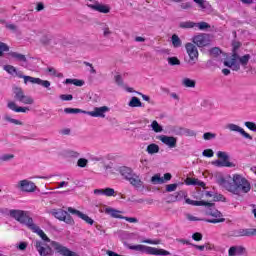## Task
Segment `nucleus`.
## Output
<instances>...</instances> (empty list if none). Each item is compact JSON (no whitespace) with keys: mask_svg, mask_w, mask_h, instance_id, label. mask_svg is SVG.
Wrapping results in <instances>:
<instances>
[{"mask_svg":"<svg viewBox=\"0 0 256 256\" xmlns=\"http://www.w3.org/2000/svg\"><path fill=\"white\" fill-rule=\"evenodd\" d=\"M110 109L108 106L95 107L93 111H85L79 108H65L64 113L67 114H77L83 113L84 115H90V117H100L105 119V113H109Z\"/></svg>","mask_w":256,"mask_h":256,"instance_id":"4","label":"nucleus"},{"mask_svg":"<svg viewBox=\"0 0 256 256\" xmlns=\"http://www.w3.org/2000/svg\"><path fill=\"white\" fill-rule=\"evenodd\" d=\"M180 29H193L196 27V23L193 21H185L179 23Z\"/></svg>","mask_w":256,"mask_h":256,"instance_id":"33","label":"nucleus"},{"mask_svg":"<svg viewBox=\"0 0 256 256\" xmlns=\"http://www.w3.org/2000/svg\"><path fill=\"white\" fill-rule=\"evenodd\" d=\"M4 23H5L6 29H9V31H13V32L17 31V25L7 23V22H4Z\"/></svg>","mask_w":256,"mask_h":256,"instance_id":"60","label":"nucleus"},{"mask_svg":"<svg viewBox=\"0 0 256 256\" xmlns=\"http://www.w3.org/2000/svg\"><path fill=\"white\" fill-rule=\"evenodd\" d=\"M205 209V215L214 217V219H207V223H225V218H223V213H221L217 208H215V203L207 202Z\"/></svg>","mask_w":256,"mask_h":256,"instance_id":"5","label":"nucleus"},{"mask_svg":"<svg viewBox=\"0 0 256 256\" xmlns=\"http://www.w3.org/2000/svg\"><path fill=\"white\" fill-rule=\"evenodd\" d=\"M9 216L12 219H15L18 223L21 225H25L30 229V231H33V233H37L39 237H41L42 243H51V239L45 234V232L33 222V218L31 217V214L29 211L25 210H19V209H11L9 210Z\"/></svg>","mask_w":256,"mask_h":256,"instance_id":"2","label":"nucleus"},{"mask_svg":"<svg viewBox=\"0 0 256 256\" xmlns=\"http://www.w3.org/2000/svg\"><path fill=\"white\" fill-rule=\"evenodd\" d=\"M3 51H9V46L4 42H0V57H3Z\"/></svg>","mask_w":256,"mask_h":256,"instance_id":"57","label":"nucleus"},{"mask_svg":"<svg viewBox=\"0 0 256 256\" xmlns=\"http://www.w3.org/2000/svg\"><path fill=\"white\" fill-rule=\"evenodd\" d=\"M13 94L15 101H18V103H23V105H33L35 103L33 97L25 95V91L21 87H14Z\"/></svg>","mask_w":256,"mask_h":256,"instance_id":"8","label":"nucleus"},{"mask_svg":"<svg viewBox=\"0 0 256 256\" xmlns=\"http://www.w3.org/2000/svg\"><path fill=\"white\" fill-rule=\"evenodd\" d=\"M104 195H106V197H113V195H115V189L105 188L104 189Z\"/></svg>","mask_w":256,"mask_h":256,"instance_id":"58","label":"nucleus"},{"mask_svg":"<svg viewBox=\"0 0 256 256\" xmlns=\"http://www.w3.org/2000/svg\"><path fill=\"white\" fill-rule=\"evenodd\" d=\"M142 243H148V245H160L161 240H159V239H156V240L146 239V240H142Z\"/></svg>","mask_w":256,"mask_h":256,"instance_id":"55","label":"nucleus"},{"mask_svg":"<svg viewBox=\"0 0 256 256\" xmlns=\"http://www.w3.org/2000/svg\"><path fill=\"white\" fill-rule=\"evenodd\" d=\"M210 55H213L214 57L221 55V49H219L218 47L212 48L210 50Z\"/></svg>","mask_w":256,"mask_h":256,"instance_id":"59","label":"nucleus"},{"mask_svg":"<svg viewBox=\"0 0 256 256\" xmlns=\"http://www.w3.org/2000/svg\"><path fill=\"white\" fill-rule=\"evenodd\" d=\"M9 57H12V59H15L16 61H18L19 63H22V67H25L24 63H27V57L19 52H9L8 53Z\"/></svg>","mask_w":256,"mask_h":256,"instance_id":"23","label":"nucleus"},{"mask_svg":"<svg viewBox=\"0 0 256 256\" xmlns=\"http://www.w3.org/2000/svg\"><path fill=\"white\" fill-rule=\"evenodd\" d=\"M171 40H172L173 47H175L176 49H178L179 47H181V45H183L181 38H179L177 34H173Z\"/></svg>","mask_w":256,"mask_h":256,"instance_id":"35","label":"nucleus"},{"mask_svg":"<svg viewBox=\"0 0 256 256\" xmlns=\"http://www.w3.org/2000/svg\"><path fill=\"white\" fill-rule=\"evenodd\" d=\"M182 85H183V87L195 88L196 82H195V80H192L191 78H184L182 80Z\"/></svg>","mask_w":256,"mask_h":256,"instance_id":"36","label":"nucleus"},{"mask_svg":"<svg viewBox=\"0 0 256 256\" xmlns=\"http://www.w3.org/2000/svg\"><path fill=\"white\" fill-rule=\"evenodd\" d=\"M239 47H241V43L239 42L233 43V49H232V55H231L230 61H227V60L224 61V66L229 67L230 69H232V71H239V69H241V65L242 67H247L251 59L250 54H245L242 57L239 56V54L237 53V49H239Z\"/></svg>","mask_w":256,"mask_h":256,"instance_id":"3","label":"nucleus"},{"mask_svg":"<svg viewBox=\"0 0 256 256\" xmlns=\"http://www.w3.org/2000/svg\"><path fill=\"white\" fill-rule=\"evenodd\" d=\"M50 213L55 219H58V221H63L64 223H67V225H75V220H73L71 214L63 209H52Z\"/></svg>","mask_w":256,"mask_h":256,"instance_id":"9","label":"nucleus"},{"mask_svg":"<svg viewBox=\"0 0 256 256\" xmlns=\"http://www.w3.org/2000/svg\"><path fill=\"white\" fill-rule=\"evenodd\" d=\"M231 237H251V228H239L231 232Z\"/></svg>","mask_w":256,"mask_h":256,"instance_id":"18","label":"nucleus"},{"mask_svg":"<svg viewBox=\"0 0 256 256\" xmlns=\"http://www.w3.org/2000/svg\"><path fill=\"white\" fill-rule=\"evenodd\" d=\"M185 201H186L187 205H193L194 207H201V206L206 207V205H207V201H204V200L197 201V200H191V199L187 198Z\"/></svg>","mask_w":256,"mask_h":256,"instance_id":"28","label":"nucleus"},{"mask_svg":"<svg viewBox=\"0 0 256 256\" xmlns=\"http://www.w3.org/2000/svg\"><path fill=\"white\" fill-rule=\"evenodd\" d=\"M244 125H245V127H247V129L256 133V124H255V122L248 121V122H245Z\"/></svg>","mask_w":256,"mask_h":256,"instance_id":"54","label":"nucleus"},{"mask_svg":"<svg viewBox=\"0 0 256 256\" xmlns=\"http://www.w3.org/2000/svg\"><path fill=\"white\" fill-rule=\"evenodd\" d=\"M3 69L6 73H9V75H15V73H17V68L13 65H4Z\"/></svg>","mask_w":256,"mask_h":256,"instance_id":"41","label":"nucleus"},{"mask_svg":"<svg viewBox=\"0 0 256 256\" xmlns=\"http://www.w3.org/2000/svg\"><path fill=\"white\" fill-rule=\"evenodd\" d=\"M101 30L105 39H109V37L113 35V31L111 30V28H109V25L107 24H103Z\"/></svg>","mask_w":256,"mask_h":256,"instance_id":"29","label":"nucleus"},{"mask_svg":"<svg viewBox=\"0 0 256 256\" xmlns=\"http://www.w3.org/2000/svg\"><path fill=\"white\" fill-rule=\"evenodd\" d=\"M177 187H179V184L177 183L168 184L166 185V191L167 193H173V191H177Z\"/></svg>","mask_w":256,"mask_h":256,"instance_id":"51","label":"nucleus"},{"mask_svg":"<svg viewBox=\"0 0 256 256\" xmlns=\"http://www.w3.org/2000/svg\"><path fill=\"white\" fill-rule=\"evenodd\" d=\"M216 167H235V164H233L230 161H221V160H216L212 162Z\"/></svg>","mask_w":256,"mask_h":256,"instance_id":"30","label":"nucleus"},{"mask_svg":"<svg viewBox=\"0 0 256 256\" xmlns=\"http://www.w3.org/2000/svg\"><path fill=\"white\" fill-rule=\"evenodd\" d=\"M187 185H197L198 187H205V182L196 179V178H188Z\"/></svg>","mask_w":256,"mask_h":256,"instance_id":"31","label":"nucleus"},{"mask_svg":"<svg viewBox=\"0 0 256 256\" xmlns=\"http://www.w3.org/2000/svg\"><path fill=\"white\" fill-rule=\"evenodd\" d=\"M128 105L130 107H143V103L141 102V100L136 97V96H133L131 98V100L129 101Z\"/></svg>","mask_w":256,"mask_h":256,"instance_id":"32","label":"nucleus"},{"mask_svg":"<svg viewBox=\"0 0 256 256\" xmlns=\"http://www.w3.org/2000/svg\"><path fill=\"white\" fill-rule=\"evenodd\" d=\"M49 242H43L41 240H36L34 245L36 247V251H38L40 256H51L53 255V249L48 244Z\"/></svg>","mask_w":256,"mask_h":256,"instance_id":"11","label":"nucleus"},{"mask_svg":"<svg viewBox=\"0 0 256 256\" xmlns=\"http://www.w3.org/2000/svg\"><path fill=\"white\" fill-rule=\"evenodd\" d=\"M194 3H197L201 9H207L209 7V3L205 0H193Z\"/></svg>","mask_w":256,"mask_h":256,"instance_id":"53","label":"nucleus"},{"mask_svg":"<svg viewBox=\"0 0 256 256\" xmlns=\"http://www.w3.org/2000/svg\"><path fill=\"white\" fill-rule=\"evenodd\" d=\"M171 131L174 135L183 136L184 128L180 126H174Z\"/></svg>","mask_w":256,"mask_h":256,"instance_id":"48","label":"nucleus"},{"mask_svg":"<svg viewBox=\"0 0 256 256\" xmlns=\"http://www.w3.org/2000/svg\"><path fill=\"white\" fill-rule=\"evenodd\" d=\"M60 99L62 101H72L73 100V95H71V94H62V95H60Z\"/></svg>","mask_w":256,"mask_h":256,"instance_id":"61","label":"nucleus"},{"mask_svg":"<svg viewBox=\"0 0 256 256\" xmlns=\"http://www.w3.org/2000/svg\"><path fill=\"white\" fill-rule=\"evenodd\" d=\"M147 153H149V155H155V153H157L159 151V145L157 144H150L147 146L146 149Z\"/></svg>","mask_w":256,"mask_h":256,"instance_id":"37","label":"nucleus"},{"mask_svg":"<svg viewBox=\"0 0 256 256\" xmlns=\"http://www.w3.org/2000/svg\"><path fill=\"white\" fill-rule=\"evenodd\" d=\"M81 154L79 152L74 151V150H67L66 151V157H70L71 159H77L79 158Z\"/></svg>","mask_w":256,"mask_h":256,"instance_id":"44","label":"nucleus"},{"mask_svg":"<svg viewBox=\"0 0 256 256\" xmlns=\"http://www.w3.org/2000/svg\"><path fill=\"white\" fill-rule=\"evenodd\" d=\"M77 165L78 167L85 168L87 167V165H89V160H87L86 158H80L77 161Z\"/></svg>","mask_w":256,"mask_h":256,"instance_id":"50","label":"nucleus"},{"mask_svg":"<svg viewBox=\"0 0 256 256\" xmlns=\"http://www.w3.org/2000/svg\"><path fill=\"white\" fill-rule=\"evenodd\" d=\"M47 73H49V75H51L52 77H58L61 78L63 77V73H58L57 70L53 67H48L46 69Z\"/></svg>","mask_w":256,"mask_h":256,"instance_id":"39","label":"nucleus"},{"mask_svg":"<svg viewBox=\"0 0 256 256\" xmlns=\"http://www.w3.org/2000/svg\"><path fill=\"white\" fill-rule=\"evenodd\" d=\"M7 107L15 113H27V111H29V108L27 107L17 106V103H15V101H8Z\"/></svg>","mask_w":256,"mask_h":256,"instance_id":"21","label":"nucleus"},{"mask_svg":"<svg viewBox=\"0 0 256 256\" xmlns=\"http://www.w3.org/2000/svg\"><path fill=\"white\" fill-rule=\"evenodd\" d=\"M88 7L90 9H93L94 11H98V13H109L111 11V8L108 5L100 4L97 2L96 4H88Z\"/></svg>","mask_w":256,"mask_h":256,"instance_id":"19","label":"nucleus"},{"mask_svg":"<svg viewBox=\"0 0 256 256\" xmlns=\"http://www.w3.org/2000/svg\"><path fill=\"white\" fill-rule=\"evenodd\" d=\"M51 245L57 253H59L62 256H79V254H76L75 252L69 250V248L61 245L59 242L52 241Z\"/></svg>","mask_w":256,"mask_h":256,"instance_id":"12","label":"nucleus"},{"mask_svg":"<svg viewBox=\"0 0 256 256\" xmlns=\"http://www.w3.org/2000/svg\"><path fill=\"white\" fill-rule=\"evenodd\" d=\"M68 213H71L72 215H76L77 217L85 221V223H88V225H93L95 223V221L91 219V217H89L87 214H83V212L77 209H74L72 207H68Z\"/></svg>","mask_w":256,"mask_h":256,"instance_id":"16","label":"nucleus"},{"mask_svg":"<svg viewBox=\"0 0 256 256\" xmlns=\"http://www.w3.org/2000/svg\"><path fill=\"white\" fill-rule=\"evenodd\" d=\"M114 81L118 87H123V77L121 75L114 76Z\"/></svg>","mask_w":256,"mask_h":256,"instance_id":"56","label":"nucleus"},{"mask_svg":"<svg viewBox=\"0 0 256 256\" xmlns=\"http://www.w3.org/2000/svg\"><path fill=\"white\" fill-rule=\"evenodd\" d=\"M4 119L5 121H8V123H13L14 125H23V122L17 119L11 118L9 115H5Z\"/></svg>","mask_w":256,"mask_h":256,"instance_id":"45","label":"nucleus"},{"mask_svg":"<svg viewBox=\"0 0 256 256\" xmlns=\"http://www.w3.org/2000/svg\"><path fill=\"white\" fill-rule=\"evenodd\" d=\"M217 158L222 159V161H229V155L227 154V152L218 151Z\"/></svg>","mask_w":256,"mask_h":256,"instance_id":"49","label":"nucleus"},{"mask_svg":"<svg viewBox=\"0 0 256 256\" xmlns=\"http://www.w3.org/2000/svg\"><path fill=\"white\" fill-rule=\"evenodd\" d=\"M185 50L189 57L188 59L185 58V62L191 66L195 65L199 61V50L197 49V46L188 42L185 44Z\"/></svg>","mask_w":256,"mask_h":256,"instance_id":"7","label":"nucleus"},{"mask_svg":"<svg viewBox=\"0 0 256 256\" xmlns=\"http://www.w3.org/2000/svg\"><path fill=\"white\" fill-rule=\"evenodd\" d=\"M128 181L135 189H145L143 181L136 174H134Z\"/></svg>","mask_w":256,"mask_h":256,"instance_id":"20","label":"nucleus"},{"mask_svg":"<svg viewBox=\"0 0 256 256\" xmlns=\"http://www.w3.org/2000/svg\"><path fill=\"white\" fill-rule=\"evenodd\" d=\"M245 247L243 246H232L228 250V256H241L245 255Z\"/></svg>","mask_w":256,"mask_h":256,"instance_id":"22","label":"nucleus"},{"mask_svg":"<svg viewBox=\"0 0 256 256\" xmlns=\"http://www.w3.org/2000/svg\"><path fill=\"white\" fill-rule=\"evenodd\" d=\"M192 44L196 47L203 48L211 45V37L209 34L200 33L192 37Z\"/></svg>","mask_w":256,"mask_h":256,"instance_id":"10","label":"nucleus"},{"mask_svg":"<svg viewBox=\"0 0 256 256\" xmlns=\"http://www.w3.org/2000/svg\"><path fill=\"white\" fill-rule=\"evenodd\" d=\"M187 197V192L181 190L169 196L170 201L175 203L177 201H183V198Z\"/></svg>","mask_w":256,"mask_h":256,"instance_id":"24","label":"nucleus"},{"mask_svg":"<svg viewBox=\"0 0 256 256\" xmlns=\"http://www.w3.org/2000/svg\"><path fill=\"white\" fill-rule=\"evenodd\" d=\"M17 189H20V191H24L26 193H33L35 189H37V186L35 183L29 181V180H20L17 185Z\"/></svg>","mask_w":256,"mask_h":256,"instance_id":"13","label":"nucleus"},{"mask_svg":"<svg viewBox=\"0 0 256 256\" xmlns=\"http://www.w3.org/2000/svg\"><path fill=\"white\" fill-rule=\"evenodd\" d=\"M217 137V134L212 132H206L203 134V140L204 141H211L212 139H215Z\"/></svg>","mask_w":256,"mask_h":256,"instance_id":"46","label":"nucleus"},{"mask_svg":"<svg viewBox=\"0 0 256 256\" xmlns=\"http://www.w3.org/2000/svg\"><path fill=\"white\" fill-rule=\"evenodd\" d=\"M13 159H15L14 154H2L0 156V161H2V163H8L9 161H13Z\"/></svg>","mask_w":256,"mask_h":256,"instance_id":"38","label":"nucleus"},{"mask_svg":"<svg viewBox=\"0 0 256 256\" xmlns=\"http://www.w3.org/2000/svg\"><path fill=\"white\" fill-rule=\"evenodd\" d=\"M196 27H198L200 31H207V29H211V25L207 22H198L196 23Z\"/></svg>","mask_w":256,"mask_h":256,"instance_id":"40","label":"nucleus"},{"mask_svg":"<svg viewBox=\"0 0 256 256\" xmlns=\"http://www.w3.org/2000/svg\"><path fill=\"white\" fill-rule=\"evenodd\" d=\"M27 83H32V85H41L42 87H45V89H49V87H51L50 81L41 80V78H35L32 76L24 77V84L27 85Z\"/></svg>","mask_w":256,"mask_h":256,"instance_id":"14","label":"nucleus"},{"mask_svg":"<svg viewBox=\"0 0 256 256\" xmlns=\"http://www.w3.org/2000/svg\"><path fill=\"white\" fill-rule=\"evenodd\" d=\"M105 213H107V215L112 216L114 219H123V215L120 214L121 211L119 210H115L113 208L108 207L105 209Z\"/></svg>","mask_w":256,"mask_h":256,"instance_id":"25","label":"nucleus"},{"mask_svg":"<svg viewBox=\"0 0 256 256\" xmlns=\"http://www.w3.org/2000/svg\"><path fill=\"white\" fill-rule=\"evenodd\" d=\"M226 129H229V131H232L234 133H240V135H242V137H245V139H249L250 141H253V136L245 132L244 129L237 124H234V123L227 124Z\"/></svg>","mask_w":256,"mask_h":256,"instance_id":"15","label":"nucleus"},{"mask_svg":"<svg viewBox=\"0 0 256 256\" xmlns=\"http://www.w3.org/2000/svg\"><path fill=\"white\" fill-rule=\"evenodd\" d=\"M215 153L211 149H206L202 152L203 157H213Z\"/></svg>","mask_w":256,"mask_h":256,"instance_id":"62","label":"nucleus"},{"mask_svg":"<svg viewBox=\"0 0 256 256\" xmlns=\"http://www.w3.org/2000/svg\"><path fill=\"white\" fill-rule=\"evenodd\" d=\"M183 135H185L186 137H197V133L195 132V130H191L189 128H184Z\"/></svg>","mask_w":256,"mask_h":256,"instance_id":"47","label":"nucleus"},{"mask_svg":"<svg viewBox=\"0 0 256 256\" xmlns=\"http://www.w3.org/2000/svg\"><path fill=\"white\" fill-rule=\"evenodd\" d=\"M159 140L170 149H175V147H177V138L173 136L161 135L159 136Z\"/></svg>","mask_w":256,"mask_h":256,"instance_id":"17","label":"nucleus"},{"mask_svg":"<svg viewBox=\"0 0 256 256\" xmlns=\"http://www.w3.org/2000/svg\"><path fill=\"white\" fill-rule=\"evenodd\" d=\"M168 65H171L172 67L175 65H181V60L177 57H168L167 58Z\"/></svg>","mask_w":256,"mask_h":256,"instance_id":"43","label":"nucleus"},{"mask_svg":"<svg viewBox=\"0 0 256 256\" xmlns=\"http://www.w3.org/2000/svg\"><path fill=\"white\" fill-rule=\"evenodd\" d=\"M128 249H131L132 251H141L142 253H146L147 255H162V256L171 255V252L165 249H159V248L145 246L141 244L128 246Z\"/></svg>","mask_w":256,"mask_h":256,"instance_id":"6","label":"nucleus"},{"mask_svg":"<svg viewBox=\"0 0 256 256\" xmlns=\"http://www.w3.org/2000/svg\"><path fill=\"white\" fill-rule=\"evenodd\" d=\"M120 173L126 181H129L135 175L133 174V171L128 167L121 168Z\"/></svg>","mask_w":256,"mask_h":256,"instance_id":"26","label":"nucleus"},{"mask_svg":"<svg viewBox=\"0 0 256 256\" xmlns=\"http://www.w3.org/2000/svg\"><path fill=\"white\" fill-rule=\"evenodd\" d=\"M66 85H75L76 87H83L85 85V81L79 80V79H66L65 80Z\"/></svg>","mask_w":256,"mask_h":256,"instance_id":"27","label":"nucleus"},{"mask_svg":"<svg viewBox=\"0 0 256 256\" xmlns=\"http://www.w3.org/2000/svg\"><path fill=\"white\" fill-rule=\"evenodd\" d=\"M192 239H194V241H201L203 239V235L199 232H196L192 235Z\"/></svg>","mask_w":256,"mask_h":256,"instance_id":"64","label":"nucleus"},{"mask_svg":"<svg viewBox=\"0 0 256 256\" xmlns=\"http://www.w3.org/2000/svg\"><path fill=\"white\" fill-rule=\"evenodd\" d=\"M125 221H128V223H139V220L135 217H127V216H123V218Z\"/></svg>","mask_w":256,"mask_h":256,"instance_id":"63","label":"nucleus"},{"mask_svg":"<svg viewBox=\"0 0 256 256\" xmlns=\"http://www.w3.org/2000/svg\"><path fill=\"white\" fill-rule=\"evenodd\" d=\"M151 127L155 133H161L163 131V127L159 125V122H157V120H154L152 122Z\"/></svg>","mask_w":256,"mask_h":256,"instance_id":"42","label":"nucleus"},{"mask_svg":"<svg viewBox=\"0 0 256 256\" xmlns=\"http://www.w3.org/2000/svg\"><path fill=\"white\" fill-rule=\"evenodd\" d=\"M218 184L229 193L238 195V197H243V195L251 191V182L241 174H234L233 177H221L218 179Z\"/></svg>","mask_w":256,"mask_h":256,"instance_id":"1","label":"nucleus"},{"mask_svg":"<svg viewBox=\"0 0 256 256\" xmlns=\"http://www.w3.org/2000/svg\"><path fill=\"white\" fill-rule=\"evenodd\" d=\"M40 43L42 45H49V43H51V36L49 35H43L41 38H40Z\"/></svg>","mask_w":256,"mask_h":256,"instance_id":"52","label":"nucleus"},{"mask_svg":"<svg viewBox=\"0 0 256 256\" xmlns=\"http://www.w3.org/2000/svg\"><path fill=\"white\" fill-rule=\"evenodd\" d=\"M151 182L153 183V185H163V183H165V179L161 177V174H156L152 176Z\"/></svg>","mask_w":256,"mask_h":256,"instance_id":"34","label":"nucleus"}]
</instances>
